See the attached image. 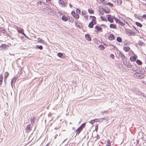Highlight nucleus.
<instances>
[{
	"label": "nucleus",
	"mask_w": 146,
	"mask_h": 146,
	"mask_svg": "<svg viewBox=\"0 0 146 146\" xmlns=\"http://www.w3.org/2000/svg\"><path fill=\"white\" fill-rule=\"evenodd\" d=\"M47 3H50V1H51V0H46Z\"/></svg>",
	"instance_id": "52"
},
{
	"label": "nucleus",
	"mask_w": 146,
	"mask_h": 146,
	"mask_svg": "<svg viewBox=\"0 0 146 146\" xmlns=\"http://www.w3.org/2000/svg\"><path fill=\"white\" fill-rule=\"evenodd\" d=\"M84 18L86 20H87L88 19V16L86 15L84 17Z\"/></svg>",
	"instance_id": "49"
},
{
	"label": "nucleus",
	"mask_w": 146,
	"mask_h": 146,
	"mask_svg": "<svg viewBox=\"0 0 146 146\" xmlns=\"http://www.w3.org/2000/svg\"><path fill=\"white\" fill-rule=\"evenodd\" d=\"M94 23L91 22L88 25V27L90 28H92L93 27Z\"/></svg>",
	"instance_id": "20"
},
{
	"label": "nucleus",
	"mask_w": 146,
	"mask_h": 146,
	"mask_svg": "<svg viewBox=\"0 0 146 146\" xmlns=\"http://www.w3.org/2000/svg\"><path fill=\"white\" fill-rule=\"evenodd\" d=\"M77 13H78L79 14H80V9H77L76 10Z\"/></svg>",
	"instance_id": "40"
},
{
	"label": "nucleus",
	"mask_w": 146,
	"mask_h": 146,
	"mask_svg": "<svg viewBox=\"0 0 146 146\" xmlns=\"http://www.w3.org/2000/svg\"><path fill=\"white\" fill-rule=\"evenodd\" d=\"M77 23H75V24H76V26L77 27H79V25H77Z\"/></svg>",
	"instance_id": "58"
},
{
	"label": "nucleus",
	"mask_w": 146,
	"mask_h": 146,
	"mask_svg": "<svg viewBox=\"0 0 146 146\" xmlns=\"http://www.w3.org/2000/svg\"><path fill=\"white\" fill-rule=\"evenodd\" d=\"M50 142L48 143L47 144H46L45 146H48L49 144H50Z\"/></svg>",
	"instance_id": "55"
},
{
	"label": "nucleus",
	"mask_w": 146,
	"mask_h": 146,
	"mask_svg": "<svg viewBox=\"0 0 146 146\" xmlns=\"http://www.w3.org/2000/svg\"><path fill=\"white\" fill-rule=\"evenodd\" d=\"M23 35L25 37L27 38H28V37L25 34V33H23Z\"/></svg>",
	"instance_id": "53"
},
{
	"label": "nucleus",
	"mask_w": 146,
	"mask_h": 146,
	"mask_svg": "<svg viewBox=\"0 0 146 146\" xmlns=\"http://www.w3.org/2000/svg\"><path fill=\"white\" fill-rule=\"evenodd\" d=\"M142 17L146 20V14L143 15L142 16Z\"/></svg>",
	"instance_id": "47"
},
{
	"label": "nucleus",
	"mask_w": 146,
	"mask_h": 146,
	"mask_svg": "<svg viewBox=\"0 0 146 146\" xmlns=\"http://www.w3.org/2000/svg\"><path fill=\"white\" fill-rule=\"evenodd\" d=\"M92 23H94V24H95L96 23V21H94V22H92Z\"/></svg>",
	"instance_id": "59"
},
{
	"label": "nucleus",
	"mask_w": 146,
	"mask_h": 146,
	"mask_svg": "<svg viewBox=\"0 0 146 146\" xmlns=\"http://www.w3.org/2000/svg\"><path fill=\"white\" fill-rule=\"evenodd\" d=\"M35 119H31V123L32 125H33L35 122Z\"/></svg>",
	"instance_id": "33"
},
{
	"label": "nucleus",
	"mask_w": 146,
	"mask_h": 146,
	"mask_svg": "<svg viewBox=\"0 0 146 146\" xmlns=\"http://www.w3.org/2000/svg\"><path fill=\"white\" fill-rule=\"evenodd\" d=\"M9 54L10 55H13V56H14V54H11V53H9Z\"/></svg>",
	"instance_id": "56"
},
{
	"label": "nucleus",
	"mask_w": 146,
	"mask_h": 146,
	"mask_svg": "<svg viewBox=\"0 0 146 146\" xmlns=\"http://www.w3.org/2000/svg\"><path fill=\"white\" fill-rule=\"evenodd\" d=\"M3 80V77L2 75L0 76V85L1 84Z\"/></svg>",
	"instance_id": "28"
},
{
	"label": "nucleus",
	"mask_w": 146,
	"mask_h": 146,
	"mask_svg": "<svg viewBox=\"0 0 146 146\" xmlns=\"http://www.w3.org/2000/svg\"><path fill=\"white\" fill-rule=\"evenodd\" d=\"M130 60L132 61H135L136 60V58L135 56H131L130 58Z\"/></svg>",
	"instance_id": "15"
},
{
	"label": "nucleus",
	"mask_w": 146,
	"mask_h": 146,
	"mask_svg": "<svg viewBox=\"0 0 146 146\" xmlns=\"http://www.w3.org/2000/svg\"><path fill=\"white\" fill-rule=\"evenodd\" d=\"M74 18L76 19H78L79 17V15L76 13L74 16H73Z\"/></svg>",
	"instance_id": "27"
},
{
	"label": "nucleus",
	"mask_w": 146,
	"mask_h": 146,
	"mask_svg": "<svg viewBox=\"0 0 146 146\" xmlns=\"http://www.w3.org/2000/svg\"><path fill=\"white\" fill-rule=\"evenodd\" d=\"M105 0H100V1H104Z\"/></svg>",
	"instance_id": "63"
},
{
	"label": "nucleus",
	"mask_w": 146,
	"mask_h": 146,
	"mask_svg": "<svg viewBox=\"0 0 146 146\" xmlns=\"http://www.w3.org/2000/svg\"><path fill=\"white\" fill-rule=\"evenodd\" d=\"M130 49V48L128 47H124L123 48V50L125 52H128Z\"/></svg>",
	"instance_id": "24"
},
{
	"label": "nucleus",
	"mask_w": 146,
	"mask_h": 146,
	"mask_svg": "<svg viewBox=\"0 0 146 146\" xmlns=\"http://www.w3.org/2000/svg\"><path fill=\"white\" fill-rule=\"evenodd\" d=\"M106 4L107 5H108L109 6H110L111 7H112L113 5L112 4H111L109 2H108Z\"/></svg>",
	"instance_id": "36"
},
{
	"label": "nucleus",
	"mask_w": 146,
	"mask_h": 146,
	"mask_svg": "<svg viewBox=\"0 0 146 146\" xmlns=\"http://www.w3.org/2000/svg\"><path fill=\"white\" fill-rule=\"evenodd\" d=\"M119 55L122 58V57H124V58H125V56H124V55L122 53H121V54H119Z\"/></svg>",
	"instance_id": "44"
},
{
	"label": "nucleus",
	"mask_w": 146,
	"mask_h": 146,
	"mask_svg": "<svg viewBox=\"0 0 146 146\" xmlns=\"http://www.w3.org/2000/svg\"><path fill=\"white\" fill-rule=\"evenodd\" d=\"M108 38L110 40H113L114 38V35L112 34L110 35L108 37Z\"/></svg>",
	"instance_id": "11"
},
{
	"label": "nucleus",
	"mask_w": 146,
	"mask_h": 146,
	"mask_svg": "<svg viewBox=\"0 0 146 146\" xmlns=\"http://www.w3.org/2000/svg\"><path fill=\"white\" fill-rule=\"evenodd\" d=\"M104 119V120H106V121H108V120H107V119Z\"/></svg>",
	"instance_id": "64"
},
{
	"label": "nucleus",
	"mask_w": 146,
	"mask_h": 146,
	"mask_svg": "<svg viewBox=\"0 0 146 146\" xmlns=\"http://www.w3.org/2000/svg\"><path fill=\"white\" fill-rule=\"evenodd\" d=\"M57 56L60 57L62 58H64L65 57L63 55V54L61 53H58L57 54Z\"/></svg>",
	"instance_id": "14"
},
{
	"label": "nucleus",
	"mask_w": 146,
	"mask_h": 146,
	"mask_svg": "<svg viewBox=\"0 0 146 146\" xmlns=\"http://www.w3.org/2000/svg\"><path fill=\"white\" fill-rule=\"evenodd\" d=\"M139 65H141L142 64V62L141 61L139 60H137L136 62Z\"/></svg>",
	"instance_id": "25"
},
{
	"label": "nucleus",
	"mask_w": 146,
	"mask_h": 146,
	"mask_svg": "<svg viewBox=\"0 0 146 146\" xmlns=\"http://www.w3.org/2000/svg\"><path fill=\"white\" fill-rule=\"evenodd\" d=\"M96 137L97 138L96 140H97V139H99L100 136H99V135H98L97 134V136Z\"/></svg>",
	"instance_id": "51"
},
{
	"label": "nucleus",
	"mask_w": 146,
	"mask_h": 146,
	"mask_svg": "<svg viewBox=\"0 0 146 146\" xmlns=\"http://www.w3.org/2000/svg\"><path fill=\"white\" fill-rule=\"evenodd\" d=\"M99 121V119H92V120L89 121V123L91 124H93L95 122H98Z\"/></svg>",
	"instance_id": "9"
},
{
	"label": "nucleus",
	"mask_w": 146,
	"mask_h": 146,
	"mask_svg": "<svg viewBox=\"0 0 146 146\" xmlns=\"http://www.w3.org/2000/svg\"><path fill=\"white\" fill-rule=\"evenodd\" d=\"M136 143L135 144V145L134 146H136V145H137V144H138L139 142V140H136Z\"/></svg>",
	"instance_id": "42"
},
{
	"label": "nucleus",
	"mask_w": 146,
	"mask_h": 146,
	"mask_svg": "<svg viewBox=\"0 0 146 146\" xmlns=\"http://www.w3.org/2000/svg\"><path fill=\"white\" fill-rule=\"evenodd\" d=\"M108 21L110 23H113V19H114V16L112 17L111 15H108L106 16Z\"/></svg>",
	"instance_id": "1"
},
{
	"label": "nucleus",
	"mask_w": 146,
	"mask_h": 146,
	"mask_svg": "<svg viewBox=\"0 0 146 146\" xmlns=\"http://www.w3.org/2000/svg\"><path fill=\"white\" fill-rule=\"evenodd\" d=\"M59 3L60 5L62 7H64L65 6V4L63 0H60Z\"/></svg>",
	"instance_id": "7"
},
{
	"label": "nucleus",
	"mask_w": 146,
	"mask_h": 146,
	"mask_svg": "<svg viewBox=\"0 0 146 146\" xmlns=\"http://www.w3.org/2000/svg\"><path fill=\"white\" fill-rule=\"evenodd\" d=\"M37 41L38 42H44L43 40H42L41 38H38Z\"/></svg>",
	"instance_id": "31"
},
{
	"label": "nucleus",
	"mask_w": 146,
	"mask_h": 146,
	"mask_svg": "<svg viewBox=\"0 0 146 146\" xmlns=\"http://www.w3.org/2000/svg\"><path fill=\"white\" fill-rule=\"evenodd\" d=\"M82 130L78 127L76 131V135L74 136L75 137L76 135H78L80 132L82 131Z\"/></svg>",
	"instance_id": "6"
},
{
	"label": "nucleus",
	"mask_w": 146,
	"mask_h": 146,
	"mask_svg": "<svg viewBox=\"0 0 146 146\" xmlns=\"http://www.w3.org/2000/svg\"><path fill=\"white\" fill-rule=\"evenodd\" d=\"M112 1L114 2L115 4L117 5L121 4L122 1L121 0H112Z\"/></svg>",
	"instance_id": "4"
},
{
	"label": "nucleus",
	"mask_w": 146,
	"mask_h": 146,
	"mask_svg": "<svg viewBox=\"0 0 146 146\" xmlns=\"http://www.w3.org/2000/svg\"><path fill=\"white\" fill-rule=\"evenodd\" d=\"M107 146H110V142L109 140H108L107 141Z\"/></svg>",
	"instance_id": "37"
},
{
	"label": "nucleus",
	"mask_w": 146,
	"mask_h": 146,
	"mask_svg": "<svg viewBox=\"0 0 146 146\" xmlns=\"http://www.w3.org/2000/svg\"><path fill=\"white\" fill-rule=\"evenodd\" d=\"M110 57L113 59H114L115 57L114 55L112 54L110 55Z\"/></svg>",
	"instance_id": "45"
},
{
	"label": "nucleus",
	"mask_w": 146,
	"mask_h": 146,
	"mask_svg": "<svg viewBox=\"0 0 146 146\" xmlns=\"http://www.w3.org/2000/svg\"><path fill=\"white\" fill-rule=\"evenodd\" d=\"M117 41L119 42H121L122 41V39L120 37H118L117 38Z\"/></svg>",
	"instance_id": "29"
},
{
	"label": "nucleus",
	"mask_w": 146,
	"mask_h": 146,
	"mask_svg": "<svg viewBox=\"0 0 146 146\" xmlns=\"http://www.w3.org/2000/svg\"><path fill=\"white\" fill-rule=\"evenodd\" d=\"M85 38L88 41H90L91 40V38L88 34L85 35Z\"/></svg>",
	"instance_id": "12"
},
{
	"label": "nucleus",
	"mask_w": 146,
	"mask_h": 146,
	"mask_svg": "<svg viewBox=\"0 0 146 146\" xmlns=\"http://www.w3.org/2000/svg\"><path fill=\"white\" fill-rule=\"evenodd\" d=\"M138 44L142 46L143 44V43L141 41H139L138 42Z\"/></svg>",
	"instance_id": "32"
},
{
	"label": "nucleus",
	"mask_w": 146,
	"mask_h": 146,
	"mask_svg": "<svg viewBox=\"0 0 146 146\" xmlns=\"http://www.w3.org/2000/svg\"><path fill=\"white\" fill-rule=\"evenodd\" d=\"M16 80V79L15 78H13L12 79L11 82V84H12V83L13 82H15Z\"/></svg>",
	"instance_id": "46"
},
{
	"label": "nucleus",
	"mask_w": 146,
	"mask_h": 146,
	"mask_svg": "<svg viewBox=\"0 0 146 146\" xmlns=\"http://www.w3.org/2000/svg\"><path fill=\"white\" fill-rule=\"evenodd\" d=\"M31 125L29 124H28L26 127V130L27 131H29L31 129Z\"/></svg>",
	"instance_id": "17"
},
{
	"label": "nucleus",
	"mask_w": 146,
	"mask_h": 146,
	"mask_svg": "<svg viewBox=\"0 0 146 146\" xmlns=\"http://www.w3.org/2000/svg\"><path fill=\"white\" fill-rule=\"evenodd\" d=\"M122 60H123V63H124L123 61L124 60H126V58H125H125H124V57H122Z\"/></svg>",
	"instance_id": "50"
},
{
	"label": "nucleus",
	"mask_w": 146,
	"mask_h": 146,
	"mask_svg": "<svg viewBox=\"0 0 146 146\" xmlns=\"http://www.w3.org/2000/svg\"><path fill=\"white\" fill-rule=\"evenodd\" d=\"M81 13L83 15H84L86 14V12L84 11H82Z\"/></svg>",
	"instance_id": "43"
},
{
	"label": "nucleus",
	"mask_w": 146,
	"mask_h": 146,
	"mask_svg": "<svg viewBox=\"0 0 146 146\" xmlns=\"http://www.w3.org/2000/svg\"><path fill=\"white\" fill-rule=\"evenodd\" d=\"M55 12L53 10H50V13H49V14H50L51 15H53L54 14Z\"/></svg>",
	"instance_id": "30"
},
{
	"label": "nucleus",
	"mask_w": 146,
	"mask_h": 146,
	"mask_svg": "<svg viewBox=\"0 0 146 146\" xmlns=\"http://www.w3.org/2000/svg\"><path fill=\"white\" fill-rule=\"evenodd\" d=\"M142 73L141 71H139V72H137L135 73L134 75V77L136 78H138L139 77L141 76Z\"/></svg>",
	"instance_id": "3"
},
{
	"label": "nucleus",
	"mask_w": 146,
	"mask_h": 146,
	"mask_svg": "<svg viewBox=\"0 0 146 146\" xmlns=\"http://www.w3.org/2000/svg\"><path fill=\"white\" fill-rule=\"evenodd\" d=\"M15 28L17 29V31L19 33H20L23 35L24 32V30L21 27H19L17 26H15Z\"/></svg>",
	"instance_id": "2"
},
{
	"label": "nucleus",
	"mask_w": 146,
	"mask_h": 146,
	"mask_svg": "<svg viewBox=\"0 0 146 146\" xmlns=\"http://www.w3.org/2000/svg\"><path fill=\"white\" fill-rule=\"evenodd\" d=\"M114 19L117 23H118L120 25H122L123 24L122 22L120 21L119 20L116 19L115 17H114Z\"/></svg>",
	"instance_id": "13"
},
{
	"label": "nucleus",
	"mask_w": 146,
	"mask_h": 146,
	"mask_svg": "<svg viewBox=\"0 0 146 146\" xmlns=\"http://www.w3.org/2000/svg\"><path fill=\"white\" fill-rule=\"evenodd\" d=\"M37 48L40 50H42L43 48V47L42 46H37Z\"/></svg>",
	"instance_id": "38"
},
{
	"label": "nucleus",
	"mask_w": 146,
	"mask_h": 146,
	"mask_svg": "<svg viewBox=\"0 0 146 146\" xmlns=\"http://www.w3.org/2000/svg\"><path fill=\"white\" fill-rule=\"evenodd\" d=\"M70 7H72V5H71L70 4Z\"/></svg>",
	"instance_id": "62"
},
{
	"label": "nucleus",
	"mask_w": 146,
	"mask_h": 146,
	"mask_svg": "<svg viewBox=\"0 0 146 146\" xmlns=\"http://www.w3.org/2000/svg\"><path fill=\"white\" fill-rule=\"evenodd\" d=\"M86 125V123L84 122L82 123L79 127V128L81 129L82 130L85 127Z\"/></svg>",
	"instance_id": "8"
},
{
	"label": "nucleus",
	"mask_w": 146,
	"mask_h": 146,
	"mask_svg": "<svg viewBox=\"0 0 146 146\" xmlns=\"http://www.w3.org/2000/svg\"><path fill=\"white\" fill-rule=\"evenodd\" d=\"M62 19L64 21H66L68 20V18L65 16H63L62 17Z\"/></svg>",
	"instance_id": "16"
},
{
	"label": "nucleus",
	"mask_w": 146,
	"mask_h": 146,
	"mask_svg": "<svg viewBox=\"0 0 146 146\" xmlns=\"http://www.w3.org/2000/svg\"><path fill=\"white\" fill-rule=\"evenodd\" d=\"M102 20L103 21H106V19L105 18H104L103 17H100Z\"/></svg>",
	"instance_id": "41"
},
{
	"label": "nucleus",
	"mask_w": 146,
	"mask_h": 146,
	"mask_svg": "<svg viewBox=\"0 0 146 146\" xmlns=\"http://www.w3.org/2000/svg\"><path fill=\"white\" fill-rule=\"evenodd\" d=\"M110 27L111 28L115 29L116 27V26L114 24H111L110 25Z\"/></svg>",
	"instance_id": "22"
},
{
	"label": "nucleus",
	"mask_w": 146,
	"mask_h": 146,
	"mask_svg": "<svg viewBox=\"0 0 146 146\" xmlns=\"http://www.w3.org/2000/svg\"><path fill=\"white\" fill-rule=\"evenodd\" d=\"M95 29L98 31H102V28L100 27H99L98 26H96L95 27Z\"/></svg>",
	"instance_id": "21"
},
{
	"label": "nucleus",
	"mask_w": 146,
	"mask_h": 146,
	"mask_svg": "<svg viewBox=\"0 0 146 146\" xmlns=\"http://www.w3.org/2000/svg\"><path fill=\"white\" fill-rule=\"evenodd\" d=\"M98 48L101 50H104V49L105 47L103 45H100L99 46Z\"/></svg>",
	"instance_id": "19"
},
{
	"label": "nucleus",
	"mask_w": 146,
	"mask_h": 146,
	"mask_svg": "<svg viewBox=\"0 0 146 146\" xmlns=\"http://www.w3.org/2000/svg\"><path fill=\"white\" fill-rule=\"evenodd\" d=\"M50 8H51L49 6L48 7H47V9H46L47 10H50Z\"/></svg>",
	"instance_id": "54"
},
{
	"label": "nucleus",
	"mask_w": 146,
	"mask_h": 146,
	"mask_svg": "<svg viewBox=\"0 0 146 146\" xmlns=\"http://www.w3.org/2000/svg\"><path fill=\"white\" fill-rule=\"evenodd\" d=\"M98 129V125L96 124L95 125V130L97 131Z\"/></svg>",
	"instance_id": "39"
},
{
	"label": "nucleus",
	"mask_w": 146,
	"mask_h": 146,
	"mask_svg": "<svg viewBox=\"0 0 146 146\" xmlns=\"http://www.w3.org/2000/svg\"><path fill=\"white\" fill-rule=\"evenodd\" d=\"M9 46L5 44H2L0 46V48L3 50H5Z\"/></svg>",
	"instance_id": "5"
},
{
	"label": "nucleus",
	"mask_w": 146,
	"mask_h": 146,
	"mask_svg": "<svg viewBox=\"0 0 146 146\" xmlns=\"http://www.w3.org/2000/svg\"><path fill=\"white\" fill-rule=\"evenodd\" d=\"M56 135L54 137L56 139Z\"/></svg>",
	"instance_id": "61"
},
{
	"label": "nucleus",
	"mask_w": 146,
	"mask_h": 146,
	"mask_svg": "<svg viewBox=\"0 0 146 146\" xmlns=\"http://www.w3.org/2000/svg\"><path fill=\"white\" fill-rule=\"evenodd\" d=\"M88 11L89 13H90V14H92L93 13H94V12L92 10L89 9H88Z\"/></svg>",
	"instance_id": "35"
},
{
	"label": "nucleus",
	"mask_w": 146,
	"mask_h": 146,
	"mask_svg": "<svg viewBox=\"0 0 146 146\" xmlns=\"http://www.w3.org/2000/svg\"><path fill=\"white\" fill-rule=\"evenodd\" d=\"M104 11L105 13H109L110 12V10L109 9H105Z\"/></svg>",
	"instance_id": "34"
},
{
	"label": "nucleus",
	"mask_w": 146,
	"mask_h": 146,
	"mask_svg": "<svg viewBox=\"0 0 146 146\" xmlns=\"http://www.w3.org/2000/svg\"><path fill=\"white\" fill-rule=\"evenodd\" d=\"M9 74L8 72H5L4 74V78H5V81L8 77L9 76Z\"/></svg>",
	"instance_id": "18"
},
{
	"label": "nucleus",
	"mask_w": 146,
	"mask_h": 146,
	"mask_svg": "<svg viewBox=\"0 0 146 146\" xmlns=\"http://www.w3.org/2000/svg\"><path fill=\"white\" fill-rule=\"evenodd\" d=\"M90 18L92 19V22H94L95 21V20L96 19V18L95 17L93 16H90Z\"/></svg>",
	"instance_id": "23"
},
{
	"label": "nucleus",
	"mask_w": 146,
	"mask_h": 146,
	"mask_svg": "<svg viewBox=\"0 0 146 146\" xmlns=\"http://www.w3.org/2000/svg\"><path fill=\"white\" fill-rule=\"evenodd\" d=\"M75 14L76 13L74 11H72L71 12V14L72 16H74V15H75Z\"/></svg>",
	"instance_id": "48"
},
{
	"label": "nucleus",
	"mask_w": 146,
	"mask_h": 146,
	"mask_svg": "<svg viewBox=\"0 0 146 146\" xmlns=\"http://www.w3.org/2000/svg\"><path fill=\"white\" fill-rule=\"evenodd\" d=\"M67 139H65L62 142V143H63Z\"/></svg>",
	"instance_id": "57"
},
{
	"label": "nucleus",
	"mask_w": 146,
	"mask_h": 146,
	"mask_svg": "<svg viewBox=\"0 0 146 146\" xmlns=\"http://www.w3.org/2000/svg\"><path fill=\"white\" fill-rule=\"evenodd\" d=\"M123 64L129 68H132V65L129 63H127L126 62V63H123Z\"/></svg>",
	"instance_id": "10"
},
{
	"label": "nucleus",
	"mask_w": 146,
	"mask_h": 146,
	"mask_svg": "<svg viewBox=\"0 0 146 146\" xmlns=\"http://www.w3.org/2000/svg\"><path fill=\"white\" fill-rule=\"evenodd\" d=\"M136 24L137 26L140 27L142 26V25L141 23L138 22H136Z\"/></svg>",
	"instance_id": "26"
},
{
	"label": "nucleus",
	"mask_w": 146,
	"mask_h": 146,
	"mask_svg": "<svg viewBox=\"0 0 146 146\" xmlns=\"http://www.w3.org/2000/svg\"><path fill=\"white\" fill-rule=\"evenodd\" d=\"M101 13V14H102V15H103L104 14V12H103V13L101 12V13Z\"/></svg>",
	"instance_id": "60"
}]
</instances>
